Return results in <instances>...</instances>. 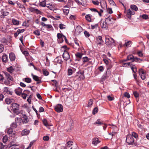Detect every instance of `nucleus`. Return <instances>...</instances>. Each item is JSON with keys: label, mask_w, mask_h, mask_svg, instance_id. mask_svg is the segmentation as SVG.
<instances>
[{"label": "nucleus", "mask_w": 149, "mask_h": 149, "mask_svg": "<svg viewBox=\"0 0 149 149\" xmlns=\"http://www.w3.org/2000/svg\"><path fill=\"white\" fill-rule=\"evenodd\" d=\"M10 108L13 112L16 113L19 110V105L16 103H13L10 105Z\"/></svg>", "instance_id": "nucleus-1"}, {"label": "nucleus", "mask_w": 149, "mask_h": 149, "mask_svg": "<svg viewBox=\"0 0 149 149\" xmlns=\"http://www.w3.org/2000/svg\"><path fill=\"white\" fill-rule=\"evenodd\" d=\"M105 43L107 45H115L114 40L112 38H110L109 37H106Z\"/></svg>", "instance_id": "nucleus-2"}, {"label": "nucleus", "mask_w": 149, "mask_h": 149, "mask_svg": "<svg viewBox=\"0 0 149 149\" xmlns=\"http://www.w3.org/2000/svg\"><path fill=\"white\" fill-rule=\"evenodd\" d=\"M63 57L65 60L68 61V62L69 63H70L71 60L69 54L68 52L66 51L64 52L63 55Z\"/></svg>", "instance_id": "nucleus-3"}, {"label": "nucleus", "mask_w": 149, "mask_h": 149, "mask_svg": "<svg viewBox=\"0 0 149 149\" xmlns=\"http://www.w3.org/2000/svg\"><path fill=\"white\" fill-rule=\"evenodd\" d=\"M139 74L142 80H144L146 79V73L142 69H140L139 70Z\"/></svg>", "instance_id": "nucleus-4"}, {"label": "nucleus", "mask_w": 149, "mask_h": 149, "mask_svg": "<svg viewBox=\"0 0 149 149\" xmlns=\"http://www.w3.org/2000/svg\"><path fill=\"white\" fill-rule=\"evenodd\" d=\"M126 141L129 144H132L134 141L133 136L130 135H128L127 137Z\"/></svg>", "instance_id": "nucleus-5"}, {"label": "nucleus", "mask_w": 149, "mask_h": 149, "mask_svg": "<svg viewBox=\"0 0 149 149\" xmlns=\"http://www.w3.org/2000/svg\"><path fill=\"white\" fill-rule=\"evenodd\" d=\"M3 93L5 95H6L8 94L12 95V92L10 88L6 87L3 88Z\"/></svg>", "instance_id": "nucleus-6"}, {"label": "nucleus", "mask_w": 149, "mask_h": 149, "mask_svg": "<svg viewBox=\"0 0 149 149\" xmlns=\"http://www.w3.org/2000/svg\"><path fill=\"white\" fill-rule=\"evenodd\" d=\"M105 21L108 25H109L112 24L114 22V20L111 17L109 16L106 18Z\"/></svg>", "instance_id": "nucleus-7"}, {"label": "nucleus", "mask_w": 149, "mask_h": 149, "mask_svg": "<svg viewBox=\"0 0 149 149\" xmlns=\"http://www.w3.org/2000/svg\"><path fill=\"white\" fill-rule=\"evenodd\" d=\"M55 111L58 112H60L63 110V107L61 104H58L55 107Z\"/></svg>", "instance_id": "nucleus-8"}, {"label": "nucleus", "mask_w": 149, "mask_h": 149, "mask_svg": "<svg viewBox=\"0 0 149 149\" xmlns=\"http://www.w3.org/2000/svg\"><path fill=\"white\" fill-rule=\"evenodd\" d=\"M33 79L35 81H38L37 84H39L41 83V78L38 76L32 74Z\"/></svg>", "instance_id": "nucleus-9"}, {"label": "nucleus", "mask_w": 149, "mask_h": 149, "mask_svg": "<svg viewBox=\"0 0 149 149\" xmlns=\"http://www.w3.org/2000/svg\"><path fill=\"white\" fill-rule=\"evenodd\" d=\"M96 42L99 45H100L103 42L102 39V37L100 36H99L97 38H96Z\"/></svg>", "instance_id": "nucleus-10"}, {"label": "nucleus", "mask_w": 149, "mask_h": 149, "mask_svg": "<svg viewBox=\"0 0 149 149\" xmlns=\"http://www.w3.org/2000/svg\"><path fill=\"white\" fill-rule=\"evenodd\" d=\"M82 30V28L80 26H77L75 29V34L76 35H79Z\"/></svg>", "instance_id": "nucleus-11"}, {"label": "nucleus", "mask_w": 149, "mask_h": 149, "mask_svg": "<svg viewBox=\"0 0 149 149\" xmlns=\"http://www.w3.org/2000/svg\"><path fill=\"white\" fill-rule=\"evenodd\" d=\"M1 12L2 15L0 16L1 17H2L3 16H6L9 14V12L5 10L4 9H2L1 10Z\"/></svg>", "instance_id": "nucleus-12"}, {"label": "nucleus", "mask_w": 149, "mask_h": 149, "mask_svg": "<svg viewBox=\"0 0 149 149\" xmlns=\"http://www.w3.org/2000/svg\"><path fill=\"white\" fill-rule=\"evenodd\" d=\"M109 68L107 69L106 74L102 77V79L103 80H105L107 79L110 75V72L109 71Z\"/></svg>", "instance_id": "nucleus-13"}, {"label": "nucleus", "mask_w": 149, "mask_h": 149, "mask_svg": "<svg viewBox=\"0 0 149 149\" xmlns=\"http://www.w3.org/2000/svg\"><path fill=\"white\" fill-rule=\"evenodd\" d=\"M29 10L31 12H35L37 13H40V11L37 9L34 8L30 7L29 8Z\"/></svg>", "instance_id": "nucleus-14"}, {"label": "nucleus", "mask_w": 149, "mask_h": 149, "mask_svg": "<svg viewBox=\"0 0 149 149\" xmlns=\"http://www.w3.org/2000/svg\"><path fill=\"white\" fill-rule=\"evenodd\" d=\"M69 6H65L63 7V11L65 15H67L69 13V10L68 9H66V8H68Z\"/></svg>", "instance_id": "nucleus-15"}, {"label": "nucleus", "mask_w": 149, "mask_h": 149, "mask_svg": "<svg viewBox=\"0 0 149 149\" xmlns=\"http://www.w3.org/2000/svg\"><path fill=\"white\" fill-rule=\"evenodd\" d=\"M2 60L3 62H7L8 60L7 55L6 54L3 55L2 57Z\"/></svg>", "instance_id": "nucleus-16"}, {"label": "nucleus", "mask_w": 149, "mask_h": 149, "mask_svg": "<svg viewBox=\"0 0 149 149\" xmlns=\"http://www.w3.org/2000/svg\"><path fill=\"white\" fill-rule=\"evenodd\" d=\"M22 90L20 88H18L15 90V93L18 95H20L22 93Z\"/></svg>", "instance_id": "nucleus-17"}, {"label": "nucleus", "mask_w": 149, "mask_h": 149, "mask_svg": "<svg viewBox=\"0 0 149 149\" xmlns=\"http://www.w3.org/2000/svg\"><path fill=\"white\" fill-rule=\"evenodd\" d=\"M100 142V141H99L97 138H95L93 139L92 144H94V145L96 146Z\"/></svg>", "instance_id": "nucleus-18"}, {"label": "nucleus", "mask_w": 149, "mask_h": 149, "mask_svg": "<svg viewBox=\"0 0 149 149\" xmlns=\"http://www.w3.org/2000/svg\"><path fill=\"white\" fill-rule=\"evenodd\" d=\"M101 27L103 29H107V28L108 24L105 22H101L100 24Z\"/></svg>", "instance_id": "nucleus-19"}, {"label": "nucleus", "mask_w": 149, "mask_h": 149, "mask_svg": "<svg viewBox=\"0 0 149 149\" xmlns=\"http://www.w3.org/2000/svg\"><path fill=\"white\" fill-rule=\"evenodd\" d=\"M30 132L29 130L27 129H24L22 132V136L27 135Z\"/></svg>", "instance_id": "nucleus-20"}, {"label": "nucleus", "mask_w": 149, "mask_h": 149, "mask_svg": "<svg viewBox=\"0 0 149 149\" xmlns=\"http://www.w3.org/2000/svg\"><path fill=\"white\" fill-rule=\"evenodd\" d=\"M134 56L132 55H129L127 56V58L124 61H127L128 60H132V61H133V60L134 58Z\"/></svg>", "instance_id": "nucleus-21"}, {"label": "nucleus", "mask_w": 149, "mask_h": 149, "mask_svg": "<svg viewBox=\"0 0 149 149\" xmlns=\"http://www.w3.org/2000/svg\"><path fill=\"white\" fill-rule=\"evenodd\" d=\"M83 54L82 53L77 52L75 54L78 60H79L82 58Z\"/></svg>", "instance_id": "nucleus-22"}, {"label": "nucleus", "mask_w": 149, "mask_h": 149, "mask_svg": "<svg viewBox=\"0 0 149 149\" xmlns=\"http://www.w3.org/2000/svg\"><path fill=\"white\" fill-rule=\"evenodd\" d=\"M9 58L11 61H14L15 58V54L13 53H11L9 54Z\"/></svg>", "instance_id": "nucleus-23"}, {"label": "nucleus", "mask_w": 149, "mask_h": 149, "mask_svg": "<svg viewBox=\"0 0 149 149\" xmlns=\"http://www.w3.org/2000/svg\"><path fill=\"white\" fill-rule=\"evenodd\" d=\"M135 13V12L133 11L132 9H129L127 11V14L129 15H134Z\"/></svg>", "instance_id": "nucleus-24"}, {"label": "nucleus", "mask_w": 149, "mask_h": 149, "mask_svg": "<svg viewBox=\"0 0 149 149\" xmlns=\"http://www.w3.org/2000/svg\"><path fill=\"white\" fill-rule=\"evenodd\" d=\"M23 118V119L22 120V122H23L24 123H26L28 122V118L27 117V116H24Z\"/></svg>", "instance_id": "nucleus-25"}, {"label": "nucleus", "mask_w": 149, "mask_h": 149, "mask_svg": "<svg viewBox=\"0 0 149 149\" xmlns=\"http://www.w3.org/2000/svg\"><path fill=\"white\" fill-rule=\"evenodd\" d=\"M130 68L134 73H135L137 71V68L135 65H130Z\"/></svg>", "instance_id": "nucleus-26"}, {"label": "nucleus", "mask_w": 149, "mask_h": 149, "mask_svg": "<svg viewBox=\"0 0 149 149\" xmlns=\"http://www.w3.org/2000/svg\"><path fill=\"white\" fill-rule=\"evenodd\" d=\"M5 75L6 76V79H7L8 81H9L10 80H13V78L8 73H6L5 74Z\"/></svg>", "instance_id": "nucleus-27"}, {"label": "nucleus", "mask_w": 149, "mask_h": 149, "mask_svg": "<svg viewBox=\"0 0 149 149\" xmlns=\"http://www.w3.org/2000/svg\"><path fill=\"white\" fill-rule=\"evenodd\" d=\"M13 130L12 128H10L9 129L8 131V133L9 134H10L12 136H13V135H14V133H13Z\"/></svg>", "instance_id": "nucleus-28"}, {"label": "nucleus", "mask_w": 149, "mask_h": 149, "mask_svg": "<svg viewBox=\"0 0 149 149\" xmlns=\"http://www.w3.org/2000/svg\"><path fill=\"white\" fill-rule=\"evenodd\" d=\"M5 101L6 102L7 104H10L11 102L14 101V100L13 99H10L9 98H6Z\"/></svg>", "instance_id": "nucleus-29"}, {"label": "nucleus", "mask_w": 149, "mask_h": 149, "mask_svg": "<svg viewBox=\"0 0 149 149\" xmlns=\"http://www.w3.org/2000/svg\"><path fill=\"white\" fill-rule=\"evenodd\" d=\"M22 119L21 118H16L15 119V122L16 123L19 124L22 121Z\"/></svg>", "instance_id": "nucleus-30"}, {"label": "nucleus", "mask_w": 149, "mask_h": 149, "mask_svg": "<svg viewBox=\"0 0 149 149\" xmlns=\"http://www.w3.org/2000/svg\"><path fill=\"white\" fill-rule=\"evenodd\" d=\"M77 17L75 15H71L69 17V19L71 20H75L76 19Z\"/></svg>", "instance_id": "nucleus-31"}, {"label": "nucleus", "mask_w": 149, "mask_h": 149, "mask_svg": "<svg viewBox=\"0 0 149 149\" xmlns=\"http://www.w3.org/2000/svg\"><path fill=\"white\" fill-rule=\"evenodd\" d=\"M12 22L14 25H18L19 24V21L14 19H12Z\"/></svg>", "instance_id": "nucleus-32"}, {"label": "nucleus", "mask_w": 149, "mask_h": 149, "mask_svg": "<svg viewBox=\"0 0 149 149\" xmlns=\"http://www.w3.org/2000/svg\"><path fill=\"white\" fill-rule=\"evenodd\" d=\"M93 103V100L92 99H90L88 100V104L87 105V107H91Z\"/></svg>", "instance_id": "nucleus-33"}, {"label": "nucleus", "mask_w": 149, "mask_h": 149, "mask_svg": "<svg viewBox=\"0 0 149 149\" xmlns=\"http://www.w3.org/2000/svg\"><path fill=\"white\" fill-rule=\"evenodd\" d=\"M130 8L132 10L135 11H137L138 9L137 7L134 5H132L130 6Z\"/></svg>", "instance_id": "nucleus-34"}, {"label": "nucleus", "mask_w": 149, "mask_h": 149, "mask_svg": "<svg viewBox=\"0 0 149 149\" xmlns=\"http://www.w3.org/2000/svg\"><path fill=\"white\" fill-rule=\"evenodd\" d=\"M142 60L140 58H137V57H135L133 60V61L135 62L141 63Z\"/></svg>", "instance_id": "nucleus-35"}, {"label": "nucleus", "mask_w": 149, "mask_h": 149, "mask_svg": "<svg viewBox=\"0 0 149 149\" xmlns=\"http://www.w3.org/2000/svg\"><path fill=\"white\" fill-rule=\"evenodd\" d=\"M63 35L60 33H58L57 35V38L60 40H62V42L63 41Z\"/></svg>", "instance_id": "nucleus-36"}, {"label": "nucleus", "mask_w": 149, "mask_h": 149, "mask_svg": "<svg viewBox=\"0 0 149 149\" xmlns=\"http://www.w3.org/2000/svg\"><path fill=\"white\" fill-rule=\"evenodd\" d=\"M23 80L27 83H30L31 81V79L29 78H25L23 79Z\"/></svg>", "instance_id": "nucleus-37"}, {"label": "nucleus", "mask_w": 149, "mask_h": 149, "mask_svg": "<svg viewBox=\"0 0 149 149\" xmlns=\"http://www.w3.org/2000/svg\"><path fill=\"white\" fill-rule=\"evenodd\" d=\"M39 5L41 6L45 7L46 6L45 1H44L41 2L39 3Z\"/></svg>", "instance_id": "nucleus-38"}, {"label": "nucleus", "mask_w": 149, "mask_h": 149, "mask_svg": "<svg viewBox=\"0 0 149 149\" xmlns=\"http://www.w3.org/2000/svg\"><path fill=\"white\" fill-rule=\"evenodd\" d=\"M7 40L6 38H2L1 40V42L3 43L4 45H6L7 43Z\"/></svg>", "instance_id": "nucleus-39"}, {"label": "nucleus", "mask_w": 149, "mask_h": 149, "mask_svg": "<svg viewBox=\"0 0 149 149\" xmlns=\"http://www.w3.org/2000/svg\"><path fill=\"white\" fill-rule=\"evenodd\" d=\"M85 17L86 20L88 21L89 22H91V15L89 14L87 15Z\"/></svg>", "instance_id": "nucleus-40"}, {"label": "nucleus", "mask_w": 149, "mask_h": 149, "mask_svg": "<svg viewBox=\"0 0 149 149\" xmlns=\"http://www.w3.org/2000/svg\"><path fill=\"white\" fill-rule=\"evenodd\" d=\"M43 73L45 76L48 75L49 72L47 71L46 69H43L42 70Z\"/></svg>", "instance_id": "nucleus-41"}, {"label": "nucleus", "mask_w": 149, "mask_h": 149, "mask_svg": "<svg viewBox=\"0 0 149 149\" xmlns=\"http://www.w3.org/2000/svg\"><path fill=\"white\" fill-rule=\"evenodd\" d=\"M17 125L16 123L14 122L11 125V128H12V129H15L17 127Z\"/></svg>", "instance_id": "nucleus-42"}, {"label": "nucleus", "mask_w": 149, "mask_h": 149, "mask_svg": "<svg viewBox=\"0 0 149 149\" xmlns=\"http://www.w3.org/2000/svg\"><path fill=\"white\" fill-rule=\"evenodd\" d=\"M130 65H132L130 62L123 63V66L124 67L130 66Z\"/></svg>", "instance_id": "nucleus-43"}, {"label": "nucleus", "mask_w": 149, "mask_h": 149, "mask_svg": "<svg viewBox=\"0 0 149 149\" xmlns=\"http://www.w3.org/2000/svg\"><path fill=\"white\" fill-rule=\"evenodd\" d=\"M89 59L87 56H85L83 58L82 61L83 62L85 63L88 61Z\"/></svg>", "instance_id": "nucleus-44"}, {"label": "nucleus", "mask_w": 149, "mask_h": 149, "mask_svg": "<svg viewBox=\"0 0 149 149\" xmlns=\"http://www.w3.org/2000/svg\"><path fill=\"white\" fill-rule=\"evenodd\" d=\"M43 123L44 125L46 127L49 126L47 120L46 119H44L43 120Z\"/></svg>", "instance_id": "nucleus-45"}, {"label": "nucleus", "mask_w": 149, "mask_h": 149, "mask_svg": "<svg viewBox=\"0 0 149 149\" xmlns=\"http://www.w3.org/2000/svg\"><path fill=\"white\" fill-rule=\"evenodd\" d=\"M141 17L143 19H149V17L146 14H143L142 15Z\"/></svg>", "instance_id": "nucleus-46"}, {"label": "nucleus", "mask_w": 149, "mask_h": 149, "mask_svg": "<svg viewBox=\"0 0 149 149\" xmlns=\"http://www.w3.org/2000/svg\"><path fill=\"white\" fill-rule=\"evenodd\" d=\"M65 25L62 24H61L59 25V28L61 29H65Z\"/></svg>", "instance_id": "nucleus-47"}, {"label": "nucleus", "mask_w": 149, "mask_h": 149, "mask_svg": "<svg viewBox=\"0 0 149 149\" xmlns=\"http://www.w3.org/2000/svg\"><path fill=\"white\" fill-rule=\"evenodd\" d=\"M8 137L7 136H5L3 138V142L5 143L8 140Z\"/></svg>", "instance_id": "nucleus-48"}, {"label": "nucleus", "mask_w": 149, "mask_h": 149, "mask_svg": "<svg viewBox=\"0 0 149 149\" xmlns=\"http://www.w3.org/2000/svg\"><path fill=\"white\" fill-rule=\"evenodd\" d=\"M110 4L113 6H116V4L113 0H108Z\"/></svg>", "instance_id": "nucleus-49"}, {"label": "nucleus", "mask_w": 149, "mask_h": 149, "mask_svg": "<svg viewBox=\"0 0 149 149\" xmlns=\"http://www.w3.org/2000/svg\"><path fill=\"white\" fill-rule=\"evenodd\" d=\"M132 136H134L135 138H137L138 137L137 134L135 132H132Z\"/></svg>", "instance_id": "nucleus-50"}, {"label": "nucleus", "mask_w": 149, "mask_h": 149, "mask_svg": "<svg viewBox=\"0 0 149 149\" xmlns=\"http://www.w3.org/2000/svg\"><path fill=\"white\" fill-rule=\"evenodd\" d=\"M72 74V70L71 69H69L68 70V75H71Z\"/></svg>", "instance_id": "nucleus-51"}, {"label": "nucleus", "mask_w": 149, "mask_h": 149, "mask_svg": "<svg viewBox=\"0 0 149 149\" xmlns=\"http://www.w3.org/2000/svg\"><path fill=\"white\" fill-rule=\"evenodd\" d=\"M8 71L10 73H12L13 71V68L11 66L8 68Z\"/></svg>", "instance_id": "nucleus-52"}, {"label": "nucleus", "mask_w": 149, "mask_h": 149, "mask_svg": "<svg viewBox=\"0 0 149 149\" xmlns=\"http://www.w3.org/2000/svg\"><path fill=\"white\" fill-rule=\"evenodd\" d=\"M131 41H128L127 42H126L123 45L126 47L129 46V45L131 44Z\"/></svg>", "instance_id": "nucleus-53"}, {"label": "nucleus", "mask_w": 149, "mask_h": 149, "mask_svg": "<svg viewBox=\"0 0 149 149\" xmlns=\"http://www.w3.org/2000/svg\"><path fill=\"white\" fill-rule=\"evenodd\" d=\"M94 124H97L99 125H102L103 124L100 121V120L99 119L97 120L96 122L94 123Z\"/></svg>", "instance_id": "nucleus-54"}, {"label": "nucleus", "mask_w": 149, "mask_h": 149, "mask_svg": "<svg viewBox=\"0 0 149 149\" xmlns=\"http://www.w3.org/2000/svg\"><path fill=\"white\" fill-rule=\"evenodd\" d=\"M137 54L139 56L142 57L143 56V54L141 51H138L137 52Z\"/></svg>", "instance_id": "nucleus-55"}, {"label": "nucleus", "mask_w": 149, "mask_h": 149, "mask_svg": "<svg viewBox=\"0 0 149 149\" xmlns=\"http://www.w3.org/2000/svg\"><path fill=\"white\" fill-rule=\"evenodd\" d=\"M98 109L97 107L95 108L93 110V114H95V113H97L98 111Z\"/></svg>", "instance_id": "nucleus-56"}, {"label": "nucleus", "mask_w": 149, "mask_h": 149, "mask_svg": "<svg viewBox=\"0 0 149 149\" xmlns=\"http://www.w3.org/2000/svg\"><path fill=\"white\" fill-rule=\"evenodd\" d=\"M133 94L134 95V96L136 98L138 97L139 96L138 93L136 91L134 92H133Z\"/></svg>", "instance_id": "nucleus-57"}, {"label": "nucleus", "mask_w": 149, "mask_h": 149, "mask_svg": "<svg viewBox=\"0 0 149 149\" xmlns=\"http://www.w3.org/2000/svg\"><path fill=\"white\" fill-rule=\"evenodd\" d=\"M63 91L65 92H67L68 91H70L71 90V89H70V88H63Z\"/></svg>", "instance_id": "nucleus-58"}, {"label": "nucleus", "mask_w": 149, "mask_h": 149, "mask_svg": "<svg viewBox=\"0 0 149 149\" xmlns=\"http://www.w3.org/2000/svg\"><path fill=\"white\" fill-rule=\"evenodd\" d=\"M107 12H108L109 14H112L113 13V11L112 10L111 8H107Z\"/></svg>", "instance_id": "nucleus-59"}, {"label": "nucleus", "mask_w": 149, "mask_h": 149, "mask_svg": "<svg viewBox=\"0 0 149 149\" xmlns=\"http://www.w3.org/2000/svg\"><path fill=\"white\" fill-rule=\"evenodd\" d=\"M4 49L3 45L0 44V53H1Z\"/></svg>", "instance_id": "nucleus-60"}, {"label": "nucleus", "mask_w": 149, "mask_h": 149, "mask_svg": "<svg viewBox=\"0 0 149 149\" xmlns=\"http://www.w3.org/2000/svg\"><path fill=\"white\" fill-rule=\"evenodd\" d=\"M124 95L125 97H126L128 98H129L130 97V95L127 92H125L124 93Z\"/></svg>", "instance_id": "nucleus-61"}, {"label": "nucleus", "mask_w": 149, "mask_h": 149, "mask_svg": "<svg viewBox=\"0 0 149 149\" xmlns=\"http://www.w3.org/2000/svg\"><path fill=\"white\" fill-rule=\"evenodd\" d=\"M17 5L20 8H24V6L22 5V4H21L20 3H17Z\"/></svg>", "instance_id": "nucleus-62"}, {"label": "nucleus", "mask_w": 149, "mask_h": 149, "mask_svg": "<svg viewBox=\"0 0 149 149\" xmlns=\"http://www.w3.org/2000/svg\"><path fill=\"white\" fill-rule=\"evenodd\" d=\"M72 141H69L67 143V146L68 147H70L72 145Z\"/></svg>", "instance_id": "nucleus-63"}, {"label": "nucleus", "mask_w": 149, "mask_h": 149, "mask_svg": "<svg viewBox=\"0 0 149 149\" xmlns=\"http://www.w3.org/2000/svg\"><path fill=\"white\" fill-rule=\"evenodd\" d=\"M98 25L97 24H95L94 25H91V29H94L95 28H96L97 27Z\"/></svg>", "instance_id": "nucleus-64"}]
</instances>
